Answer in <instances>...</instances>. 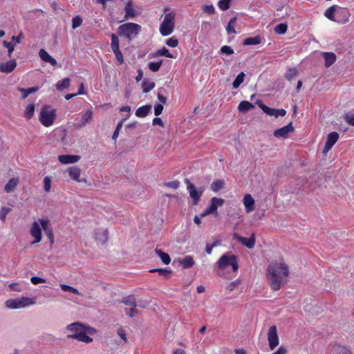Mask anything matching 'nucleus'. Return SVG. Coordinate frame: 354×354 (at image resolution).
Wrapping results in <instances>:
<instances>
[{
    "label": "nucleus",
    "mask_w": 354,
    "mask_h": 354,
    "mask_svg": "<svg viewBox=\"0 0 354 354\" xmlns=\"http://www.w3.org/2000/svg\"><path fill=\"white\" fill-rule=\"evenodd\" d=\"M66 331L67 332V339H76L84 344L93 342V339L91 336L95 335L97 332L95 328L80 322L67 325L66 326Z\"/></svg>",
    "instance_id": "f257e3e1"
},
{
    "label": "nucleus",
    "mask_w": 354,
    "mask_h": 354,
    "mask_svg": "<svg viewBox=\"0 0 354 354\" xmlns=\"http://www.w3.org/2000/svg\"><path fill=\"white\" fill-rule=\"evenodd\" d=\"M267 272L272 288H280L288 280L289 270L288 266L284 263H270Z\"/></svg>",
    "instance_id": "f03ea898"
},
{
    "label": "nucleus",
    "mask_w": 354,
    "mask_h": 354,
    "mask_svg": "<svg viewBox=\"0 0 354 354\" xmlns=\"http://www.w3.org/2000/svg\"><path fill=\"white\" fill-rule=\"evenodd\" d=\"M117 30L119 36L124 37L129 41H131L142 31V27L140 25L133 22H127L120 25Z\"/></svg>",
    "instance_id": "7ed1b4c3"
},
{
    "label": "nucleus",
    "mask_w": 354,
    "mask_h": 354,
    "mask_svg": "<svg viewBox=\"0 0 354 354\" xmlns=\"http://www.w3.org/2000/svg\"><path fill=\"white\" fill-rule=\"evenodd\" d=\"M37 297H21L9 299L5 301V306L10 309L24 308L36 304Z\"/></svg>",
    "instance_id": "20e7f679"
},
{
    "label": "nucleus",
    "mask_w": 354,
    "mask_h": 354,
    "mask_svg": "<svg viewBox=\"0 0 354 354\" xmlns=\"http://www.w3.org/2000/svg\"><path fill=\"white\" fill-rule=\"evenodd\" d=\"M218 269L223 270L228 266H232L234 272H236L239 269V263L237 257L234 254L227 253L223 254L216 263Z\"/></svg>",
    "instance_id": "39448f33"
},
{
    "label": "nucleus",
    "mask_w": 354,
    "mask_h": 354,
    "mask_svg": "<svg viewBox=\"0 0 354 354\" xmlns=\"http://www.w3.org/2000/svg\"><path fill=\"white\" fill-rule=\"evenodd\" d=\"M175 17L174 12L165 15L163 21L160 26V32L162 36H168L173 32L175 26Z\"/></svg>",
    "instance_id": "423d86ee"
},
{
    "label": "nucleus",
    "mask_w": 354,
    "mask_h": 354,
    "mask_svg": "<svg viewBox=\"0 0 354 354\" xmlns=\"http://www.w3.org/2000/svg\"><path fill=\"white\" fill-rule=\"evenodd\" d=\"M56 118V111L49 105L41 107L39 114V122L46 127L51 126Z\"/></svg>",
    "instance_id": "0eeeda50"
},
{
    "label": "nucleus",
    "mask_w": 354,
    "mask_h": 354,
    "mask_svg": "<svg viewBox=\"0 0 354 354\" xmlns=\"http://www.w3.org/2000/svg\"><path fill=\"white\" fill-rule=\"evenodd\" d=\"M187 189L189 191L190 197L193 200V205H198L201 197L203 195V189L200 188L199 189H196L194 185L187 180Z\"/></svg>",
    "instance_id": "6e6552de"
},
{
    "label": "nucleus",
    "mask_w": 354,
    "mask_h": 354,
    "mask_svg": "<svg viewBox=\"0 0 354 354\" xmlns=\"http://www.w3.org/2000/svg\"><path fill=\"white\" fill-rule=\"evenodd\" d=\"M39 222L46 236L48 237L50 245H53L54 244V234L50 221L48 218H40L39 219Z\"/></svg>",
    "instance_id": "1a4fd4ad"
},
{
    "label": "nucleus",
    "mask_w": 354,
    "mask_h": 354,
    "mask_svg": "<svg viewBox=\"0 0 354 354\" xmlns=\"http://www.w3.org/2000/svg\"><path fill=\"white\" fill-rule=\"evenodd\" d=\"M268 340L269 347L271 350L274 349L279 344V337L277 335V327L272 326L270 327L268 333Z\"/></svg>",
    "instance_id": "9d476101"
},
{
    "label": "nucleus",
    "mask_w": 354,
    "mask_h": 354,
    "mask_svg": "<svg viewBox=\"0 0 354 354\" xmlns=\"http://www.w3.org/2000/svg\"><path fill=\"white\" fill-rule=\"evenodd\" d=\"M233 239L237 240L242 245H243L244 246L247 247L249 249L253 248L254 247L256 242L254 234H252L250 238H245L239 235L237 233H234Z\"/></svg>",
    "instance_id": "9b49d317"
},
{
    "label": "nucleus",
    "mask_w": 354,
    "mask_h": 354,
    "mask_svg": "<svg viewBox=\"0 0 354 354\" xmlns=\"http://www.w3.org/2000/svg\"><path fill=\"white\" fill-rule=\"evenodd\" d=\"M30 234L34 238L32 244L38 243L41 241V228L37 221H34L30 229Z\"/></svg>",
    "instance_id": "f8f14e48"
},
{
    "label": "nucleus",
    "mask_w": 354,
    "mask_h": 354,
    "mask_svg": "<svg viewBox=\"0 0 354 354\" xmlns=\"http://www.w3.org/2000/svg\"><path fill=\"white\" fill-rule=\"evenodd\" d=\"M294 131V127L292 123L290 122L287 125L275 130L273 133L274 137L277 138H286L288 134Z\"/></svg>",
    "instance_id": "ddd939ff"
},
{
    "label": "nucleus",
    "mask_w": 354,
    "mask_h": 354,
    "mask_svg": "<svg viewBox=\"0 0 354 354\" xmlns=\"http://www.w3.org/2000/svg\"><path fill=\"white\" fill-rule=\"evenodd\" d=\"M338 139L339 134L337 132L333 131L329 133L327 136V139L323 149V153H326L329 150H330V149L336 143Z\"/></svg>",
    "instance_id": "4468645a"
},
{
    "label": "nucleus",
    "mask_w": 354,
    "mask_h": 354,
    "mask_svg": "<svg viewBox=\"0 0 354 354\" xmlns=\"http://www.w3.org/2000/svg\"><path fill=\"white\" fill-rule=\"evenodd\" d=\"M261 109L266 113L267 115L270 116H274L275 118H278L279 116H284L286 114V110L281 109H276L270 108L263 104L260 105Z\"/></svg>",
    "instance_id": "2eb2a0df"
},
{
    "label": "nucleus",
    "mask_w": 354,
    "mask_h": 354,
    "mask_svg": "<svg viewBox=\"0 0 354 354\" xmlns=\"http://www.w3.org/2000/svg\"><path fill=\"white\" fill-rule=\"evenodd\" d=\"M95 241L100 243H105L108 240V230L104 228H97L94 232Z\"/></svg>",
    "instance_id": "dca6fc26"
},
{
    "label": "nucleus",
    "mask_w": 354,
    "mask_h": 354,
    "mask_svg": "<svg viewBox=\"0 0 354 354\" xmlns=\"http://www.w3.org/2000/svg\"><path fill=\"white\" fill-rule=\"evenodd\" d=\"M93 112L92 107L87 110L85 113L80 114V123L77 124L78 128L84 127L88 122H89L93 118Z\"/></svg>",
    "instance_id": "f3484780"
},
{
    "label": "nucleus",
    "mask_w": 354,
    "mask_h": 354,
    "mask_svg": "<svg viewBox=\"0 0 354 354\" xmlns=\"http://www.w3.org/2000/svg\"><path fill=\"white\" fill-rule=\"evenodd\" d=\"M124 12L125 15L124 20L133 19L138 15V13L134 10V5L132 1H129L126 3L124 6Z\"/></svg>",
    "instance_id": "a211bd4d"
},
{
    "label": "nucleus",
    "mask_w": 354,
    "mask_h": 354,
    "mask_svg": "<svg viewBox=\"0 0 354 354\" xmlns=\"http://www.w3.org/2000/svg\"><path fill=\"white\" fill-rule=\"evenodd\" d=\"M58 160L62 164H73L80 160V156L77 155H59Z\"/></svg>",
    "instance_id": "6ab92c4d"
},
{
    "label": "nucleus",
    "mask_w": 354,
    "mask_h": 354,
    "mask_svg": "<svg viewBox=\"0 0 354 354\" xmlns=\"http://www.w3.org/2000/svg\"><path fill=\"white\" fill-rule=\"evenodd\" d=\"M17 66L15 59H10L8 62L0 64V71L2 73H11Z\"/></svg>",
    "instance_id": "aec40b11"
},
{
    "label": "nucleus",
    "mask_w": 354,
    "mask_h": 354,
    "mask_svg": "<svg viewBox=\"0 0 354 354\" xmlns=\"http://www.w3.org/2000/svg\"><path fill=\"white\" fill-rule=\"evenodd\" d=\"M224 204V200L221 198L213 197L210 201V205L207 208L211 212L212 214L217 213V209L218 207L222 206Z\"/></svg>",
    "instance_id": "412c9836"
},
{
    "label": "nucleus",
    "mask_w": 354,
    "mask_h": 354,
    "mask_svg": "<svg viewBox=\"0 0 354 354\" xmlns=\"http://www.w3.org/2000/svg\"><path fill=\"white\" fill-rule=\"evenodd\" d=\"M243 201L247 213L251 212L254 209V200L250 194H245Z\"/></svg>",
    "instance_id": "4be33fe9"
},
{
    "label": "nucleus",
    "mask_w": 354,
    "mask_h": 354,
    "mask_svg": "<svg viewBox=\"0 0 354 354\" xmlns=\"http://www.w3.org/2000/svg\"><path fill=\"white\" fill-rule=\"evenodd\" d=\"M39 55L42 61L50 64L53 66L57 64L56 59L51 57L44 49L39 50Z\"/></svg>",
    "instance_id": "5701e85b"
},
{
    "label": "nucleus",
    "mask_w": 354,
    "mask_h": 354,
    "mask_svg": "<svg viewBox=\"0 0 354 354\" xmlns=\"http://www.w3.org/2000/svg\"><path fill=\"white\" fill-rule=\"evenodd\" d=\"M68 173L70 178L77 182H82L80 179L81 170L77 167H70L68 168Z\"/></svg>",
    "instance_id": "b1692460"
},
{
    "label": "nucleus",
    "mask_w": 354,
    "mask_h": 354,
    "mask_svg": "<svg viewBox=\"0 0 354 354\" xmlns=\"http://www.w3.org/2000/svg\"><path fill=\"white\" fill-rule=\"evenodd\" d=\"M322 56L325 61V66L326 68L332 66L336 61V55L334 53L331 52H324L322 53Z\"/></svg>",
    "instance_id": "393cba45"
},
{
    "label": "nucleus",
    "mask_w": 354,
    "mask_h": 354,
    "mask_svg": "<svg viewBox=\"0 0 354 354\" xmlns=\"http://www.w3.org/2000/svg\"><path fill=\"white\" fill-rule=\"evenodd\" d=\"M19 183V179L18 178H12L8 180V182L4 186V191L6 193H10L15 190L18 184Z\"/></svg>",
    "instance_id": "a878e982"
},
{
    "label": "nucleus",
    "mask_w": 354,
    "mask_h": 354,
    "mask_svg": "<svg viewBox=\"0 0 354 354\" xmlns=\"http://www.w3.org/2000/svg\"><path fill=\"white\" fill-rule=\"evenodd\" d=\"M332 354H352V352L346 346L335 344L332 348Z\"/></svg>",
    "instance_id": "bb28decb"
},
{
    "label": "nucleus",
    "mask_w": 354,
    "mask_h": 354,
    "mask_svg": "<svg viewBox=\"0 0 354 354\" xmlns=\"http://www.w3.org/2000/svg\"><path fill=\"white\" fill-rule=\"evenodd\" d=\"M151 110V105L147 104L138 108L136 111V115L138 118H145Z\"/></svg>",
    "instance_id": "cd10ccee"
},
{
    "label": "nucleus",
    "mask_w": 354,
    "mask_h": 354,
    "mask_svg": "<svg viewBox=\"0 0 354 354\" xmlns=\"http://www.w3.org/2000/svg\"><path fill=\"white\" fill-rule=\"evenodd\" d=\"M194 263L195 261L191 256H186L180 261V264L184 269L192 268Z\"/></svg>",
    "instance_id": "c85d7f7f"
},
{
    "label": "nucleus",
    "mask_w": 354,
    "mask_h": 354,
    "mask_svg": "<svg viewBox=\"0 0 354 354\" xmlns=\"http://www.w3.org/2000/svg\"><path fill=\"white\" fill-rule=\"evenodd\" d=\"M262 41L261 37L259 35L248 37L243 40V44L244 46L257 45L261 44Z\"/></svg>",
    "instance_id": "c756f323"
},
{
    "label": "nucleus",
    "mask_w": 354,
    "mask_h": 354,
    "mask_svg": "<svg viewBox=\"0 0 354 354\" xmlns=\"http://www.w3.org/2000/svg\"><path fill=\"white\" fill-rule=\"evenodd\" d=\"M337 15L342 17L340 19H337V22L341 24H346L349 21L350 12L347 9H342L337 12Z\"/></svg>",
    "instance_id": "7c9ffc66"
},
{
    "label": "nucleus",
    "mask_w": 354,
    "mask_h": 354,
    "mask_svg": "<svg viewBox=\"0 0 354 354\" xmlns=\"http://www.w3.org/2000/svg\"><path fill=\"white\" fill-rule=\"evenodd\" d=\"M254 108V105L246 100L241 101L238 106L240 112H246Z\"/></svg>",
    "instance_id": "2f4dec72"
},
{
    "label": "nucleus",
    "mask_w": 354,
    "mask_h": 354,
    "mask_svg": "<svg viewBox=\"0 0 354 354\" xmlns=\"http://www.w3.org/2000/svg\"><path fill=\"white\" fill-rule=\"evenodd\" d=\"M155 252L160 258L164 264L168 265L170 263L171 258L168 254L157 248L155 250Z\"/></svg>",
    "instance_id": "473e14b6"
},
{
    "label": "nucleus",
    "mask_w": 354,
    "mask_h": 354,
    "mask_svg": "<svg viewBox=\"0 0 354 354\" xmlns=\"http://www.w3.org/2000/svg\"><path fill=\"white\" fill-rule=\"evenodd\" d=\"M119 302L131 307H136V300L133 295L125 297L120 300Z\"/></svg>",
    "instance_id": "72a5a7b5"
},
{
    "label": "nucleus",
    "mask_w": 354,
    "mask_h": 354,
    "mask_svg": "<svg viewBox=\"0 0 354 354\" xmlns=\"http://www.w3.org/2000/svg\"><path fill=\"white\" fill-rule=\"evenodd\" d=\"M159 56H165L169 58H174L172 54H171L169 50L165 47H163L161 49H158L152 55L153 57H156Z\"/></svg>",
    "instance_id": "f704fd0d"
},
{
    "label": "nucleus",
    "mask_w": 354,
    "mask_h": 354,
    "mask_svg": "<svg viewBox=\"0 0 354 354\" xmlns=\"http://www.w3.org/2000/svg\"><path fill=\"white\" fill-rule=\"evenodd\" d=\"M337 6L333 5L327 8L324 12V16L330 21H337L334 18V13L336 10Z\"/></svg>",
    "instance_id": "c9c22d12"
},
{
    "label": "nucleus",
    "mask_w": 354,
    "mask_h": 354,
    "mask_svg": "<svg viewBox=\"0 0 354 354\" xmlns=\"http://www.w3.org/2000/svg\"><path fill=\"white\" fill-rule=\"evenodd\" d=\"M71 80L68 77H65L62 80L59 81L56 84V88L57 90L62 91L64 88L69 87Z\"/></svg>",
    "instance_id": "e433bc0d"
},
{
    "label": "nucleus",
    "mask_w": 354,
    "mask_h": 354,
    "mask_svg": "<svg viewBox=\"0 0 354 354\" xmlns=\"http://www.w3.org/2000/svg\"><path fill=\"white\" fill-rule=\"evenodd\" d=\"M39 89L38 86H33L28 88H19V91L23 93L22 99H25L29 94L37 92Z\"/></svg>",
    "instance_id": "4c0bfd02"
},
{
    "label": "nucleus",
    "mask_w": 354,
    "mask_h": 354,
    "mask_svg": "<svg viewBox=\"0 0 354 354\" xmlns=\"http://www.w3.org/2000/svg\"><path fill=\"white\" fill-rule=\"evenodd\" d=\"M35 109V104H30L28 105V106L26 107V109H25V111H24V116L27 120H30L32 118V116L34 115Z\"/></svg>",
    "instance_id": "58836bf2"
},
{
    "label": "nucleus",
    "mask_w": 354,
    "mask_h": 354,
    "mask_svg": "<svg viewBox=\"0 0 354 354\" xmlns=\"http://www.w3.org/2000/svg\"><path fill=\"white\" fill-rule=\"evenodd\" d=\"M155 82L144 80L142 83V91L146 93H149L155 87Z\"/></svg>",
    "instance_id": "ea45409f"
},
{
    "label": "nucleus",
    "mask_w": 354,
    "mask_h": 354,
    "mask_svg": "<svg viewBox=\"0 0 354 354\" xmlns=\"http://www.w3.org/2000/svg\"><path fill=\"white\" fill-rule=\"evenodd\" d=\"M224 181L223 180H214L211 184V189L214 192H218L220 189H221L224 186Z\"/></svg>",
    "instance_id": "a19ab883"
},
{
    "label": "nucleus",
    "mask_w": 354,
    "mask_h": 354,
    "mask_svg": "<svg viewBox=\"0 0 354 354\" xmlns=\"http://www.w3.org/2000/svg\"><path fill=\"white\" fill-rule=\"evenodd\" d=\"M111 48L112 50L120 49V41L118 35L115 34L111 35Z\"/></svg>",
    "instance_id": "79ce46f5"
},
{
    "label": "nucleus",
    "mask_w": 354,
    "mask_h": 354,
    "mask_svg": "<svg viewBox=\"0 0 354 354\" xmlns=\"http://www.w3.org/2000/svg\"><path fill=\"white\" fill-rule=\"evenodd\" d=\"M298 74V71L297 68H290L286 73L285 74V78L288 80V81H290L292 80L295 77H296Z\"/></svg>",
    "instance_id": "37998d69"
},
{
    "label": "nucleus",
    "mask_w": 354,
    "mask_h": 354,
    "mask_svg": "<svg viewBox=\"0 0 354 354\" xmlns=\"http://www.w3.org/2000/svg\"><path fill=\"white\" fill-rule=\"evenodd\" d=\"M245 74L243 72L240 73L232 83L234 88H237L244 80Z\"/></svg>",
    "instance_id": "c03bdc74"
},
{
    "label": "nucleus",
    "mask_w": 354,
    "mask_h": 354,
    "mask_svg": "<svg viewBox=\"0 0 354 354\" xmlns=\"http://www.w3.org/2000/svg\"><path fill=\"white\" fill-rule=\"evenodd\" d=\"M236 21V17H232L230 19V21L228 22V24L226 27V31L228 34L231 33H236V30L234 29V24Z\"/></svg>",
    "instance_id": "a18cd8bd"
},
{
    "label": "nucleus",
    "mask_w": 354,
    "mask_h": 354,
    "mask_svg": "<svg viewBox=\"0 0 354 354\" xmlns=\"http://www.w3.org/2000/svg\"><path fill=\"white\" fill-rule=\"evenodd\" d=\"M162 64V61L160 60L159 62H151L148 64V67L150 71L152 72H157L160 70V68Z\"/></svg>",
    "instance_id": "49530a36"
},
{
    "label": "nucleus",
    "mask_w": 354,
    "mask_h": 354,
    "mask_svg": "<svg viewBox=\"0 0 354 354\" xmlns=\"http://www.w3.org/2000/svg\"><path fill=\"white\" fill-rule=\"evenodd\" d=\"M231 0H220L218 3V8L223 10H227L230 6Z\"/></svg>",
    "instance_id": "de8ad7c7"
},
{
    "label": "nucleus",
    "mask_w": 354,
    "mask_h": 354,
    "mask_svg": "<svg viewBox=\"0 0 354 354\" xmlns=\"http://www.w3.org/2000/svg\"><path fill=\"white\" fill-rule=\"evenodd\" d=\"M3 46L8 48V55L9 57H10L12 56V54L15 50V44H13L12 42H9V41H4L3 42Z\"/></svg>",
    "instance_id": "09e8293b"
},
{
    "label": "nucleus",
    "mask_w": 354,
    "mask_h": 354,
    "mask_svg": "<svg viewBox=\"0 0 354 354\" xmlns=\"http://www.w3.org/2000/svg\"><path fill=\"white\" fill-rule=\"evenodd\" d=\"M287 25L286 24H279L274 28V31L278 34H284L287 31Z\"/></svg>",
    "instance_id": "8fccbe9b"
},
{
    "label": "nucleus",
    "mask_w": 354,
    "mask_h": 354,
    "mask_svg": "<svg viewBox=\"0 0 354 354\" xmlns=\"http://www.w3.org/2000/svg\"><path fill=\"white\" fill-rule=\"evenodd\" d=\"M113 52L115 56V59L118 62V64L122 65L124 63V59H123L122 53L120 51V49L115 50H113Z\"/></svg>",
    "instance_id": "3c124183"
},
{
    "label": "nucleus",
    "mask_w": 354,
    "mask_h": 354,
    "mask_svg": "<svg viewBox=\"0 0 354 354\" xmlns=\"http://www.w3.org/2000/svg\"><path fill=\"white\" fill-rule=\"evenodd\" d=\"M11 211L10 207H3L0 210V220L3 222L5 221L8 214Z\"/></svg>",
    "instance_id": "603ef678"
},
{
    "label": "nucleus",
    "mask_w": 354,
    "mask_h": 354,
    "mask_svg": "<svg viewBox=\"0 0 354 354\" xmlns=\"http://www.w3.org/2000/svg\"><path fill=\"white\" fill-rule=\"evenodd\" d=\"M82 24V18L77 15L73 18L72 19V28L73 29L77 28V27L80 26Z\"/></svg>",
    "instance_id": "864d4df0"
},
{
    "label": "nucleus",
    "mask_w": 354,
    "mask_h": 354,
    "mask_svg": "<svg viewBox=\"0 0 354 354\" xmlns=\"http://www.w3.org/2000/svg\"><path fill=\"white\" fill-rule=\"evenodd\" d=\"M51 188V178L50 176H46L44 178V189L48 192Z\"/></svg>",
    "instance_id": "5fc2aeb1"
},
{
    "label": "nucleus",
    "mask_w": 354,
    "mask_h": 354,
    "mask_svg": "<svg viewBox=\"0 0 354 354\" xmlns=\"http://www.w3.org/2000/svg\"><path fill=\"white\" fill-rule=\"evenodd\" d=\"M166 44L169 47L175 48V47L178 46V40L176 37H172L171 38H169L166 41Z\"/></svg>",
    "instance_id": "6e6d98bb"
},
{
    "label": "nucleus",
    "mask_w": 354,
    "mask_h": 354,
    "mask_svg": "<svg viewBox=\"0 0 354 354\" xmlns=\"http://www.w3.org/2000/svg\"><path fill=\"white\" fill-rule=\"evenodd\" d=\"M203 11L208 15H212L215 12V8L213 5H204L203 6Z\"/></svg>",
    "instance_id": "4d7b16f0"
},
{
    "label": "nucleus",
    "mask_w": 354,
    "mask_h": 354,
    "mask_svg": "<svg viewBox=\"0 0 354 354\" xmlns=\"http://www.w3.org/2000/svg\"><path fill=\"white\" fill-rule=\"evenodd\" d=\"M221 53L223 54H225L227 55H230L234 53V50L230 46H223L221 48Z\"/></svg>",
    "instance_id": "13d9d810"
},
{
    "label": "nucleus",
    "mask_w": 354,
    "mask_h": 354,
    "mask_svg": "<svg viewBox=\"0 0 354 354\" xmlns=\"http://www.w3.org/2000/svg\"><path fill=\"white\" fill-rule=\"evenodd\" d=\"M118 336L124 341V343L127 342L126 331L124 328H120L117 331Z\"/></svg>",
    "instance_id": "bf43d9fd"
},
{
    "label": "nucleus",
    "mask_w": 354,
    "mask_h": 354,
    "mask_svg": "<svg viewBox=\"0 0 354 354\" xmlns=\"http://www.w3.org/2000/svg\"><path fill=\"white\" fill-rule=\"evenodd\" d=\"M165 185L168 187L172 188L174 189H176L179 187L180 183L178 180H173V181L165 183Z\"/></svg>",
    "instance_id": "052dcab7"
},
{
    "label": "nucleus",
    "mask_w": 354,
    "mask_h": 354,
    "mask_svg": "<svg viewBox=\"0 0 354 354\" xmlns=\"http://www.w3.org/2000/svg\"><path fill=\"white\" fill-rule=\"evenodd\" d=\"M163 105L161 104H157L154 106V114L156 116L160 115L163 111Z\"/></svg>",
    "instance_id": "680f3d73"
},
{
    "label": "nucleus",
    "mask_w": 354,
    "mask_h": 354,
    "mask_svg": "<svg viewBox=\"0 0 354 354\" xmlns=\"http://www.w3.org/2000/svg\"><path fill=\"white\" fill-rule=\"evenodd\" d=\"M126 314L130 317H133L138 313L136 307H131V308L125 309Z\"/></svg>",
    "instance_id": "e2e57ef3"
},
{
    "label": "nucleus",
    "mask_w": 354,
    "mask_h": 354,
    "mask_svg": "<svg viewBox=\"0 0 354 354\" xmlns=\"http://www.w3.org/2000/svg\"><path fill=\"white\" fill-rule=\"evenodd\" d=\"M30 281L34 285H37L40 283L46 282V280L44 278L39 277H32L30 279Z\"/></svg>",
    "instance_id": "0e129e2a"
},
{
    "label": "nucleus",
    "mask_w": 354,
    "mask_h": 354,
    "mask_svg": "<svg viewBox=\"0 0 354 354\" xmlns=\"http://www.w3.org/2000/svg\"><path fill=\"white\" fill-rule=\"evenodd\" d=\"M218 244V243L217 241H215L212 244H207L206 248H205L206 253L208 254H212L213 248L214 247L217 246Z\"/></svg>",
    "instance_id": "69168bd1"
},
{
    "label": "nucleus",
    "mask_w": 354,
    "mask_h": 354,
    "mask_svg": "<svg viewBox=\"0 0 354 354\" xmlns=\"http://www.w3.org/2000/svg\"><path fill=\"white\" fill-rule=\"evenodd\" d=\"M345 121L351 126L354 127V115H346Z\"/></svg>",
    "instance_id": "338daca9"
},
{
    "label": "nucleus",
    "mask_w": 354,
    "mask_h": 354,
    "mask_svg": "<svg viewBox=\"0 0 354 354\" xmlns=\"http://www.w3.org/2000/svg\"><path fill=\"white\" fill-rule=\"evenodd\" d=\"M157 271L159 272L160 275H163L165 277H169L171 273V270L167 268L158 269L157 270Z\"/></svg>",
    "instance_id": "774afa93"
}]
</instances>
